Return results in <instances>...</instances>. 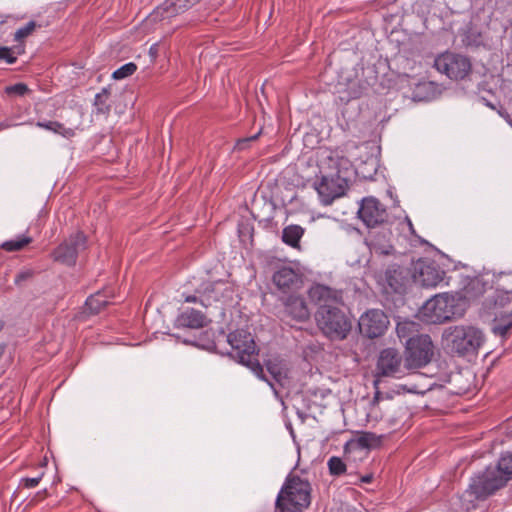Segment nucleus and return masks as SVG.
<instances>
[{
    "label": "nucleus",
    "instance_id": "obj_1",
    "mask_svg": "<svg viewBox=\"0 0 512 512\" xmlns=\"http://www.w3.org/2000/svg\"><path fill=\"white\" fill-rule=\"evenodd\" d=\"M484 342L482 330L472 325L449 326L442 333L445 348L461 357L477 355Z\"/></svg>",
    "mask_w": 512,
    "mask_h": 512
},
{
    "label": "nucleus",
    "instance_id": "obj_2",
    "mask_svg": "<svg viewBox=\"0 0 512 512\" xmlns=\"http://www.w3.org/2000/svg\"><path fill=\"white\" fill-rule=\"evenodd\" d=\"M227 342L231 346L230 356L242 365L247 366L261 380L266 381L277 394L274 384L264 374L263 366L257 359L256 344L252 335L241 329L228 334Z\"/></svg>",
    "mask_w": 512,
    "mask_h": 512
},
{
    "label": "nucleus",
    "instance_id": "obj_3",
    "mask_svg": "<svg viewBox=\"0 0 512 512\" xmlns=\"http://www.w3.org/2000/svg\"><path fill=\"white\" fill-rule=\"evenodd\" d=\"M310 493V483L290 473L277 496L276 507L280 512H303L311 503Z\"/></svg>",
    "mask_w": 512,
    "mask_h": 512
},
{
    "label": "nucleus",
    "instance_id": "obj_4",
    "mask_svg": "<svg viewBox=\"0 0 512 512\" xmlns=\"http://www.w3.org/2000/svg\"><path fill=\"white\" fill-rule=\"evenodd\" d=\"M463 314L459 299L448 293L433 296L419 310L420 319L428 324L444 323Z\"/></svg>",
    "mask_w": 512,
    "mask_h": 512
},
{
    "label": "nucleus",
    "instance_id": "obj_5",
    "mask_svg": "<svg viewBox=\"0 0 512 512\" xmlns=\"http://www.w3.org/2000/svg\"><path fill=\"white\" fill-rule=\"evenodd\" d=\"M512 477V454L500 458L495 469H487L469 485L477 498H484L506 485Z\"/></svg>",
    "mask_w": 512,
    "mask_h": 512
},
{
    "label": "nucleus",
    "instance_id": "obj_6",
    "mask_svg": "<svg viewBox=\"0 0 512 512\" xmlns=\"http://www.w3.org/2000/svg\"><path fill=\"white\" fill-rule=\"evenodd\" d=\"M316 318L322 331L332 339H345L352 327L350 319L334 305L320 307Z\"/></svg>",
    "mask_w": 512,
    "mask_h": 512
},
{
    "label": "nucleus",
    "instance_id": "obj_7",
    "mask_svg": "<svg viewBox=\"0 0 512 512\" xmlns=\"http://www.w3.org/2000/svg\"><path fill=\"white\" fill-rule=\"evenodd\" d=\"M434 344L427 334L416 335L406 340L404 367L419 369L428 365L434 356Z\"/></svg>",
    "mask_w": 512,
    "mask_h": 512
},
{
    "label": "nucleus",
    "instance_id": "obj_8",
    "mask_svg": "<svg viewBox=\"0 0 512 512\" xmlns=\"http://www.w3.org/2000/svg\"><path fill=\"white\" fill-rule=\"evenodd\" d=\"M87 248V237L83 232H76L65 239L51 253L55 262L66 266H74L78 255Z\"/></svg>",
    "mask_w": 512,
    "mask_h": 512
},
{
    "label": "nucleus",
    "instance_id": "obj_9",
    "mask_svg": "<svg viewBox=\"0 0 512 512\" xmlns=\"http://www.w3.org/2000/svg\"><path fill=\"white\" fill-rule=\"evenodd\" d=\"M434 67L450 79H464L471 71L469 59L463 55L444 53L435 59Z\"/></svg>",
    "mask_w": 512,
    "mask_h": 512
},
{
    "label": "nucleus",
    "instance_id": "obj_10",
    "mask_svg": "<svg viewBox=\"0 0 512 512\" xmlns=\"http://www.w3.org/2000/svg\"><path fill=\"white\" fill-rule=\"evenodd\" d=\"M445 271L433 261L418 260L413 268L412 278L425 288H435L443 282Z\"/></svg>",
    "mask_w": 512,
    "mask_h": 512
},
{
    "label": "nucleus",
    "instance_id": "obj_11",
    "mask_svg": "<svg viewBox=\"0 0 512 512\" xmlns=\"http://www.w3.org/2000/svg\"><path fill=\"white\" fill-rule=\"evenodd\" d=\"M400 374H403L401 353L394 348L382 350L377 360L374 385H378L381 377H398Z\"/></svg>",
    "mask_w": 512,
    "mask_h": 512
},
{
    "label": "nucleus",
    "instance_id": "obj_12",
    "mask_svg": "<svg viewBox=\"0 0 512 512\" xmlns=\"http://www.w3.org/2000/svg\"><path fill=\"white\" fill-rule=\"evenodd\" d=\"M346 187V178L338 172L333 175L322 176L320 182L315 184V189L324 205H330L336 198L343 196Z\"/></svg>",
    "mask_w": 512,
    "mask_h": 512
},
{
    "label": "nucleus",
    "instance_id": "obj_13",
    "mask_svg": "<svg viewBox=\"0 0 512 512\" xmlns=\"http://www.w3.org/2000/svg\"><path fill=\"white\" fill-rule=\"evenodd\" d=\"M358 215L369 228L383 225L388 220V212L385 206L373 197L362 200Z\"/></svg>",
    "mask_w": 512,
    "mask_h": 512
},
{
    "label": "nucleus",
    "instance_id": "obj_14",
    "mask_svg": "<svg viewBox=\"0 0 512 512\" xmlns=\"http://www.w3.org/2000/svg\"><path fill=\"white\" fill-rule=\"evenodd\" d=\"M389 320L383 311L372 309L363 314L358 322L360 333L368 338H377L381 336Z\"/></svg>",
    "mask_w": 512,
    "mask_h": 512
},
{
    "label": "nucleus",
    "instance_id": "obj_15",
    "mask_svg": "<svg viewBox=\"0 0 512 512\" xmlns=\"http://www.w3.org/2000/svg\"><path fill=\"white\" fill-rule=\"evenodd\" d=\"M391 238V230L386 226H381L379 230L369 232L366 242L371 253L376 255H391L395 251L391 243Z\"/></svg>",
    "mask_w": 512,
    "mask_h": 512
},
{
    "label": "nucleus",
    "instance_id": "obj_16",
    "mask_svg": "<svg viewBox=\"0 0 512 512\" xmlns=\"http://www.w3.org/2000/svg\"><path fill=\"white\" fill-rule=\"evenodd\" d=\"M284 316L297 322H305L310 317V311L305 299L298 295H289L283 299Z\"/></svg>",
    "mask_w": 512,
    "mask_h": 512
},
{
    "label": "nucleus",
    "instance_id": "obj_17",
    "mask_svg": "<svg viewBox=\"0 0 512 512\" xmlns=\"http://www.w3.org/2000/svg\"><path fill=\"white\" fill-rule=\"evenodd\" d=\"M273 283L279 290L286 293L298 289L302 284V278L293 268L283 266L273 274Z\"/></svg>",
    "mask_w": 512,
    "mask_h": 512
},
{
    "label": "nucleus",
    "instance_id": "obj_18",
    "mask_svg": "<svg viewBox=\"0 0 512 512\" xmlns=\"http://www.w3.org/2000/svg\"><path fill=\"white\" fill-rule=\"evenodd\" d=\"M310 300L320 307L334 305L341 302V293L335 289L322 284H314L308 290Z\"/></svg>",
    "mask_w": 512,
    "mask_h": 512
},
{
    "label": "nucleus",
    "instance_id": "obj_19",
    "mask_svg": "<svg viewBox=\"0 0 512 512\" xmlns=\"http://www.w3.org/2000/svg\"><path fill=\"white\" fill-rule=\"evenodd\" d=\"M223 282H205L197 290L199 303L205 307L211 306L214 302L220 301L223 294Z\"/></svg>",
    "mask_w": 512,
    "mask_h": 512
},
{
    "label": "nucleus",
    "instance_id": "obj_20",
    "mask_svg": "<svg viewBox=\"0 0 512 512\" xmlns=\"http://www.w3.org/2000/svg\"><path fill=\"white\" fill-rule=\"evenodd\" d=\"M208 323L209 320L206 315L193 308L186 309L180 313L176 319V325L178 327L190 329H201L207 326Z\"/></svg>",
    "mask_w": 512,
    "mask_h": 512
},
{
    "label": "nucleus",
    "instance_id": "obj_21",
    "mask_svg": "<svg viewBox=\"0 0 512 512\" xmlns=\"http://www.w3.org/2000/svg\"><path fill=\"white\" fill-rule=\"evenodd\" d=\"M199 1L200 0H166L157 8L156 14H160L162 18H170L187 11Z\"/></svg>",
    "mask_w": 512,
    "mask_h": 512
},
{
    "label": "nucleus",
    "instance_id": "obj_22",
    "mask_svg": "<svg viewBox=\"0 0 512 512\" xmlns=\"http://www.w3.org/2000/svg\"><path fill=\"white\" fill-rule=\"evenodd\" d=\"M265 366L273 380L281 386H284L288 379L289 368L286 361L278 356L271 357L265 361Z\"/></svg>",
    "mask_w": 512,
    "mask_h": 512
},
{
    "label": "nucleus",
    "instance_id": "obj_23",
    "mask_svg": "<svg viewBox=\"0 0 512 512\" xmlns=\"http://www.w3.org/2000/svg\"><path fill=\"white\" fill-rule=\"evenodd\" d=\"M385 282L395 293H402L405 290L406 276L399 266H391L385 271Z\"/></svg>",
    "mask_w": 512,
    "mask_h": 512
},
{
    "label": "nucleus",
    "instance_id": "obj_24",
    "mask_svg": "<svg viewBox=\"0 0 512 512\" xmlns=\"http://www.w3.org/2000/svg\"><path fill=\"white\" fill-rule=\"evenodd\" d=\"M490 288L487 281L482 277H474L467 281L463 287V298L466 300H476Z\"/></svg>",
    "mask_w": 512,
    "mask_h": 512
},
{
    "label": "nucleus",
    "instance_id": "obj_25",
    "mask_svg": "<svg viewBox=\"0 0 512 512\" xmlns=\"http://www.w3.org/2000/svg\"><path fill=\"white\" fill-rule=\"evenodd\" d=\"M113 297V291L110 288H105L91 295L86 300V308L91 314H98L105 306L109 304L108 298Z\"/></svg>",
    "mask_w": 512,
    "mask_h": 512
},
{
    "label": "nucleus",
    "instance_id": "obj_26",
    "mask_svg": "<svg viewBox=\"0 0 512 512\" xmlns=\"http://www.w3.org/2000/svg\"><path fill=\"white\" fill-rule=\"evenodd\" d=\"M512 328V308L495 315L492 332L500 337H506Z\"/></svg>",
    "mask_w": 512,
    "mask_h": 512
},
{
    "label": "nucleus",
    "instance_id": "obj_27",
    "mask_svg": "<svg viewBox=\"0 0 512 512\" xmlns=\"http://www.w3.org/2000/svg\"><path fill=\"white\" fill-rule=\"evenodd\" d=\"M304 234V229L299 225H289L282 231V241L293 247L299 248V242Z\"/></svg>",
    "mask_w": 512,
    "mask_h": 512
},
{
    "label": "nucleus",
    "instance_id": "obj_28",
    "mask_svg": "<svg viewBox=\"0 0 512 512\" xmlns=\"http://www.w3.org/2000/svg\"><path fill=\"white\" fill-rule=\"evenodd\" d=\"M36 126L39 128H43L49 131H52L56 134H60L65 138H71L75 135V131L72 128H66L64 125L57 121H48V122H37Z\"/></svg>",
    "mask_w": 512,
    "mask_h": 512
},
{
    "label": "nucleus",
    "instance_id": "obj_29",
    "mask_svg": "<svg viewBox=\"0 0 512 512\" xmlns=\"http://www.w3.org/2000/svg\"><path fill=\"white\" fill-rule=\"evenodd\" d=\"M485 305L488 309L492 308H505L508 305H511L512 308V296L494 291L492 296H489L486 299Z\"/></svg>",
    "mask_w": 512,
    "mask_h": 512
},
{
    "label": "nucleus",
    "instance_id": "obj_30",
    "mask_svg": "<svg viewBox=\"0 0 512 512\" xmlns=\"http://www.w3.org/2000/svg\"><path fill=\"white\" fill-rule=\"evenodd\" d=\"M32 241L30 236L22 235L16 239L3 242L0 247L7 252H15L24 249Z\"/></svg>",
    "mask_w": 512,
    "mask_h": 512
},
{
    "label": "nucleus",
    "instance_id": "obj_31",
    "mask_svg": "<svg viewBox=\"0 0 512 512\" xmlns=\"http://www.w3.org/2000/svg\"><path fill=\"white\" fill-rule=\"evenodd\" d=\"M110 96V91L108 88H103L100 93H97L95 96L94 106L96 108L97 114H108L110 112V105L108 104V98Z\"/></svg>",
    "mask_w": 512,
    "mask_h": 512
},
{
    "label": "nucleus",
    "instance_id": "obj_32",
    "mask_svg": "<svg viewBox=\"0 0 512 512\" xmlns=\"http://www.w3.org/2000/svg\"><path fill=\"white\" fill-rule=\"evenodd\" d=\"M346 88L348 89V92L350 93L352 100H355L361 98L363 95L366 94L368 90V84L366 81L361 80L350 81L347 84Z\"/></svg>",
    "mask_w": 512,
    "mask_h": 512
},
{
    "label": "nucleus",
    "instance_id": "obj_33",
    "mask_svg": "<svg viewBox=\"0 0 512 512\" xmlns=\"http://www.w3.org/2000/svg\"><path fill=\"white\" fill-rule=\"evenodd\" d=\"M328 469L331 475L333 476H341L346 472V464L340 457L332 456L329 458Z\"/></svg>",
    "mask_w": 512,
    "mask_h": 512
},
{
    "label": "nucleus",
    "instance_id": "obj_34",
    "mask_svg": "<svg viewBox=\"0 0 512 512\" xmlns=\"http://www.w3.org/2000/svg\"><path fill=\"white\" fill-rule=\"evenodd\" d=\"M495 291L512 296V274H503L497 278Z\"/></svg>",
    "mask_w": 512,
    "mask_h": 512
},
{
    "label": "nucleus",
    "instance_id": "obj_35",
    "mask_svg": "<svg viewBox=\"0 0 512 512\" xmlns=\"http://www.w3.org/2000/svg\"><path fill=\"white\" fill-rule=\"evenodd\" d=\"M396 331L399 338H407L408 340L410 337H412L410 334L413 333L414 331H417V324L411 321L401 322L398 323Z\"/></svg>",
    "mask_w": 512,
    "mask_h": 512
},
{
    "label": "nucleus",
    "instance_id": "obj_36",
    "mask_svg": "<svg viewBox=\"0 0 512 512\" xmlns=\"http://www.w3.org/2000/svg\"><path fill=\"white\" fill-rule=\"evenodd\" d=\"M137 70V66L136 64L132 63V62H129L123 66H121L120 68H118L117 70H115L112 74V77L116 80H120V79H124L128 76H131L132 74H134V72Z\"/></svg>",
    "mask_w": 512,
    "mask_h": 512
},
{
    "label": "nucleus",
    "instance_id": "obj_37",
    "mask_svg": "<svg viewBox=\"0 0 512 512\" xmlns=\"http://www.w3.org/2000/svg\"><path fill=\"white\" fill-rule=\"evenodd\" d=\"M36 27H40V25H37L35 21H29L25 26L19 28L15 32V41H22L23 39L31 35L33 31L36 29Z\"/></svg>",
    "mask_w": 512,
    "mask_h": 512
},
{
    "label": "nucleus",
    "instance_id": "obj_38",
    "mask_svg": "<svg viewBox=\"0 0 512 512\" xmlns=\"http://www.w3.org/2000/svg\"><path fill=\"white\" fill-rule=\"evenodd\" d=\"M379 443V438L373 433H363L357 439V444L361 448H371Z\"/></svg>",
    "mask_w": 512,
    "mask_h": 512
},
{
    "label": "nucleus",
    "instance_id": "obj_39",
    "mask_svg": "<svg viewBox=\"0 0 512 512\" xmlns=\"http://www.w3.org/2000/svg\"><path fill=\"white\" fill-rule=\"evenodd\" d=\"M29 91L28 86L24 83H16L5 88V93L10 96H24Z\"/></svg>",
    "mask_w": 512,
    "mask_h": 512
},
{
    "label": "nucleus",
    "instance_id": "obj_40",
    "mask_svg": "<svg viewBox=\"0 0 512 512\" xmlns=\"http://www.w3.org/2000/svg\"><path fill=\"white\" fill-rule=\"evenodd\" d=\"M34 276V271L31 269H25L20 271L15 277V284L17 286H22L25 282L31 280Z\"/></svg>",
    "mask_w": 512,
    "mask_h": 512
},
{
    "label": "nucleus",
    "instance_id": "obj_41",
    "mask_svg": "<svg viewBox=\"0 0 512 512\" xmlns=\"http://www.w3.org/2000/svg\"><path fill=\"white\" fill-rule=\"evenodd\" d=\"M0 60H5L9 64L16 62L17 58L11 54V49L8 47H0Z\"/></svg>",
    "mask_w": 512,
    "mask_h": 512
},
{
    "label": "nucleus",
    "instance_id": "obj_42",
    "mask_svg": "<svg viewBox=\"0 0 512 512\" xmlns=\"http://www.w3.org/2000/svg\"><path fill=\"white\" fill-rule=\"evenodd\" d=\"M352 100L350 93L348 92V89L346 87L342 88L341 90H338V96H337V102L346 105Z\"/></svg>",
    "mask_w": 512,
    "mask_h": 512
},
{
    "label": "nucleus",
    "instance_id": "obj_43",
    "mask_svg": "<svg viewBox=\"0 0 512 512\" xmlns=\"http://www.w3.org/2000/svg\"><path fill=\"white\" fill-rule=\"evenodd\" d=\"M42 477H43V473H41V474H40L39 476H37V477H33V478H28V477H27V478H23V479L21 480V482H22L23 487H25V488H34V487H36V486L40 483V481H41Z\"/></svg>",
    "mask_w": 512,
    "mask_h": 512
},
{
    "label": "nucleus",
    "instance_id": "obj_44",
    "mask_svg": "<svg viewBox=\"0 0 512 512\" xmlns=\"http://www.w3.org/2000/svg\"><path fill=\"white\" fill-rule=\"evenodd\" d=\"M258 135H259V134H255V135H253V136H251V137H249V138H245V139H241V140H239V141L237 142V147H238L239 149H244V148H245V144H246L247 142H250V141H254V140H256V139L258 138Z\"/></svg>",
    "mask_w": 512,
    "mask_h": 512
},
{
    "label": "nucleus",
    "instance_id": "obj_45",
    "mask_svg": "<svg viewBox=\"0 0 512 512\" xmlns=\"http://www.w3.org/2000/svg\"><path fill=\"white\" fill-rule=\"evenodd\" d=\"M185 302L188 303H196L199 302V294L195 293L194 295H188L185 297Z\"/></svg>",
    "mask_w": 512,
    "mask_h": 512
},
{
    "label": "nucleus",
    "instance_id": "obj_46",
    "mask_svg": "<svg viewBox=\"0 0 512 512\" xmlns=\"http://www.w3.org/2000/svg\"><path fill=\"white\" fill-rule=\"evenodd\" d=\"M372 480H373V475H372V474H368V475L362 476V477L360 478V481H361L362 483H371V482H372Z\"/></svg>",
    "mask_w": 512,
    "mask_h": 512
},
{
    "label": "nucleus",
    "instance_id": "obj_47",
    "mask_svg": "<svg viewBox=\"0 0 512 512\" xmlns=\"http://www.w3.org/2000/svg\"><path fill=\"white\" fill-rule=\"evenodd\" d=\"M5 347L6 346L4 344L0 345V359L2 358V356H3L4 352H5Z\"/></svg>",
    "mask_w": 512,
    "mask_h": 512
},
{
    "label": "nucleus",
    "instance_id": "obj_48",
    "mask_svg": "<svg viewBox=\"0 0 512 512\" xmlns=\"http://www.w3.org/2000/svg\"><path fill=\"white\" fill-rule=\"evenodd\" d=\"M379 396H380V392H379V391H377V392L375 393L374 398H373V402H378V401H379Z\"/></svg>",
    "mask_w": 512,
    "mask_h": 512
},
{
    "label": "nucleus",
    "instance_id": "obj_49",
    "mask_svg": "<svg viewBox=\"0 0 512 512\" xmlns=\"http://www.w3.org/2000/svg\"><path fill=\"white\" fill-rule=\"evenodd\" d=\"M4 325H5L4 322L0 320V332L3 330Z\"/></svg>",
    "mask_w": 512,
    "mask_h": 512
}]
</instances>
